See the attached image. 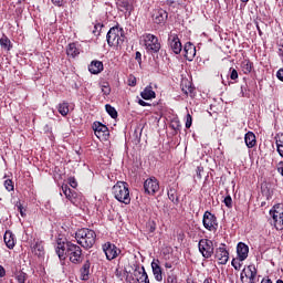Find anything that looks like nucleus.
<instances>
[{
	"mask_svg": "<svg viewBox=\"0 0 283 283\" xmlns=\"http://www.w3.org/2000/svg\"><path fill=\"white\" fill-rule=\"evenodd\" d=\"M55 252L62 264H65L66 258H69L72 264L76 265L83 264V260H85V256H83V249L72 241L57 242Z\"/></svg>",
	"mask_w": 283,
	"mask_h": 283,
	"instance_id": "obj_1",
	"label": "nucleus"
},
{
	"mask_svg": "<svg viewBox=\"0 0 283 283\" xmlns=\"http://www.w3.org/2000/svg\"><path fill=\"white\" fill-rule=\"evenodd\" d=\"M75 240L83 249H92L96 244V232L90 228H81L75 232Z\"/></svg>",
	"mask_w": 283,
	"mask_h": 283,
	"instance_id": "obj_2",
	"label": "nucleus"
},
{
	"mask_svg": "<svg viewBox=\"0 0 283 283\" xmlns=\"http://www.w3.org/2000/svg\"><path fill=\"white\" fill-rule=\"evenodd\" d=\"M113 196L118 202L124 205H129L132 202V197H129V185L125 181H117L113 186Z\"/></svg>",
	"mask_w": 283,
	"mask_h": 283,
	"instance_id": "obj_3",
	"label": "nucleus"
},
{
	"mask_svg": "<svg viewBox=\"0 0 283 283\" xmlns=\"http://www.w3.org/2000/svg\"><path fill=\"white\" fill-rule=\"evenodd\" d=\"M123 28L113 27L109 29V31L106 34L107 44L111 48H118V45H122L125 43V34H124Z\"/></svg>",
	"mask_w": 283,
	"mask_h": 283,
	"instance_id": "obj_4",
	"label": "nucleus"
},
{
	"mask_svg": "<svg viewBox=\"0 0 283 283\" xmlns=\"http://www.w3.org/2000/svg\"><path fill=\"white\" fill-rule=\"evenodd\" d=\"M142 39L148 54H158V52H160V42L158 41V36L151 33H145Z\"/></svg>",
	"mask_w": 283,
	"mask_h": 283,
	"instance_id": "obj_5",
	"label": "nucleus"
},
{
	"mask_svg": "<svg viewBox=\"0 0 283 283\" xmlns=\"http://www.w3.org/2000/svg\"><path fill=\"white\" fill-rule=\"evenodd\" d=\"M270 216L273 220V224L276 229L283 226V203H276L270 210Z\"/></svg>",
	"mask_w": 283,
	"mask_h": 283,
	"instance_id": "obj_6",
	"label": "nucleus"
},
{
	"mask_svg": "<svg viewBox=\"0 0 283 283\" xmlns=\"http://www.w3.org/2000/svg\"><path fill=\"white\" fill-rule=\"evenodd\" d=\"M202 224L207 231H217L218 230V218L216 214L210 211L203 213Z\"/></svg>",
	"mask_w": 283,
	"mask_h": 283,
	"instance_id": "obj_7",
	"label": "nucleus"
},
{
	"mask_svg": "<svg viewBox=\"0 0 283 283\" xmlns=\"http://www.w3.org/2000/svg\"><path fill=\"white\" fill-rule=\"evenodd\" d=\"M102 249L106 255V260L112 262V260H116L118 255L120 254V249L116 247V244L112 242H106L102 245Z\"/></svg>",
	"mask_w": 283,
	"mask_h": 283,
	"instance_id": "obj_8",
	"label": "nucleus"
},
{
	"mask_svg": "<svg viewBox=\"0 0 283 283\" xmlns=\"http://www.w3.org/2000/svg\"><path fill=\"white\" fill-rule=\"evenodd\" d=\"M199 252L203 258L209 259L213 255V241L209 239H201L198 243Z\"/></svg>",
	"mask_w": 283,
	"mask_h": 283,
	"instance_id": "obj_9",
	"label": "nucleus"
},
{
	"mask_svg": "<svg viewBox=\"0 0 283 283\" xmlns=\"http://www.w3.org/2000/svg\"><path fill=\"white\" fill-rule=\"evenodd\" d=\"M116 6L120 12H125L127 17H132V12H134V0H117Z\"/></svg>",
	"mask_w": 283,
	"mask_h": 283,
	"instance_id": "obj_10",
	"label": "nucleus"
},
{
	"mask_svg": "<svg viewBox=\"0 0 283 283\" xmlns=\"http://www.w3.org/2000/svg\"><path fill=\"white\" fill-rule=\"evenodd\" d=\"M144 189L146 193H156L160 190V184L156 177L149 178L144 182Z\"/></svg>",
	"mask_w": 283,
	"mask_h": 283,
	"instance_id": "obj_11",
	"label": "nucleus"
},
{
	"mask_svg": "<svg viewBox=\"0 0 283 283\" xmlns=\"http://www.w3.org/2000/svg\"><path fill=\"white\" fill-rule=\"evenodd\" d=\"M227 245L224 243L221 244V247H219L216 250V259L218 260L219 264H227V262H229V251H227Z\"/></svg>",
	"mask_w": 283,
	"mask_h": 283,
	"instance_id": "obj_12",
	"label": "nucleus"
},
{
	"mask_svg": "<svg viewBox=\"0 0 283 283\" xmlns=\"http://www.w3.org/2000/svg\"><path fill=\"white\" fill-rule=\"evenodd\" d=\"M168 43L174 54H180V52H182V43L180 42L178 34H170L168 38Z\"/></svg>",
	"mask_w": 283,
	"mask_h": 283,
	"instance_id": "obj_13",
	"label": "nucleus"
},
{
	"mask_svg": "<svg viewBox=\"0 0 283 283\" xmlns=\"http://www.w3.org/2000/svg\"><path fill=\"white\" fill-rule=\"evenodd\" d=\"M93 130L95 132V136L97 138H106V136H109V129L107 128V126L99 122H95L93 124Z\"/></svg>",
	"mask_w": 283,
	"mask_h": 283,
	"instance_id": "obj_14",
	"label": "nucleus"
},
{
	"mask_svg": "<svg viewBox=\"0 0 283 283\" xmlns=\"http://www.w3.org/2000/svg\"><path fill=\"white\" fill-rule=\"evenodd\" d=\"M169 19V13L165 9H157L153 13V21L160 25V23H165Z\"/></svg>",
	"mask_w": 283,
	"mask_h": 283,
	"instance_id": "obj_15",
	"label": "nucleus"
},
{
	"mask_svg": "<svg viewBox=\"0 0 283 283\" xmlns=\"http://www.w3.org/2000/svg\"><path fill=\"white\" fill-rule=\"evenodd\" d=\"M237 255L239 258V262H244L249 258V245L244 242H239L237 245Z\"/></svg>",
	"mask_w": 283,
	"mask_h": 283,
	"instance_id": "obj_16",
	"label": "nucleus"
},
{
	"mask_svg": "<svg viewBox=\"0 0 283 283\" xmlns=\"http://www.w3.org/2000/svg\"><path fill=\"white\" fill-rule=\"evenodd\" d=\"M62 191L72 205H76V202H78V195L76 191L72 190L69 185L62 186Z\"/></svg>",
	"mask_w": 283,
	"mask_h": 283,
	"instance_id": "obj_17",
	"label": "nucleus"
},
{
	"mask_svg": "<svg viewBox=\"0 0 283 283\" xmlns=\"http://www.w3.org/2000/svg\"><path fill=\"white\" fill-rule=\"evenodd\" d=\"M184 56L187 61H193L196 57V45L191 42H187L184 46Z\"/></svg>",
	"mask_w": 283,
	"mask_h": 283,
	"instance_id": "obj_18",
	"label": "nucleus"
},
{
	"mask_svg": "<svg viewBox=\"0 0 283 283\" xmlns=\"http://www.w3.org/2000/svg\"><path fill=\"white\" fill-rule=\"evenodd\" d=\"M153 275L157 282H163V268H160V260L151 262Z\"/></svg>",
	"mask_w": 283,
	"mask_h": 283,
	"instance_id": "obj_19",
	"label": "nucleus"
},
{
	"mask_svg": "<svg viewBox=\"0 0 283 283\" xmlns=\"http://www.w3.org/2000/svg\"><path fill=\"white\" fill-rule=\"evenodd\" d=\"M103 70H104L103 62L98 60L92 61L91 64L88 65V72H91V74H101Z\"/></svg>",
	"mask_w": 283,
	"mask_h": 283,
	"instance_id": "obj_20",
	"label": "nucleus"
},
{
	"mask_svg": "<svg viewBox=\"0 0 283 283\" xmlns=\"http://www.w3.org/2000/svg\"><path fill=\"white\" fill-rule=\"evenodd\" d=\"M92 266V263H90V260L85 261L82 268L80 269L81 273V280L84 282H87L90 280V269Z\"/></svg>",
	"mask_w": 283,
	"mask_h": 283,
	"instance_id": "obj_21",
	"label": "nucleus"
},
{
	"mask_svg": "<svg viewBox=\"0 0 283 283\" xmlns=\"http://www.w3.org/2000/svg\"><path fill=\"white\" fill-rule=\"evenodd\" d=\"M66 54L67 56H71L72 59H76L78 54H81V49H78L76 43H70L66 46Z\"/></svg>",
	"mask_w": 283,
	"mask_h": 283,
	"instance_id": "obj_22",
	"label": "nucleus"
},
{
	"mask_svg": "<svg viewBox=\"0 0 283 283\" xmlns=\"http://www.w3.org/2000/svg\"><path fill=\"white\" fill-rule=\"evenodd\" d=\"M167 193L169 200H171L174 205H178V202H180V199L178 198V189L176 186H169Z\"/></svg>",
	"mask_w": 283,
	"mask_h": 283,
	"instance_id": "obj_23",
	"label": "nucleus"
},
{
	"mask_svg": "<svg viewBox=\"0 0 283 283\" xmlns=\"http://www.w3.org/2000/svg\"><path fill=\"white\" fill-rule=\"evenodd\" d=\"M140 96L144 101H151V98H156V92H154L151 86H146L140 93Z\"/></svg>",
	"mask_w": 283,
	"mask_h": 283,
	"instance_id": "obj_24",
	"label": "nucleus"
},
{
	"mask_svg": "<svg viewBox=\"0 0 283 283\" xmlns=\"http://www.w3.org/2000/svg\"><path fill=\"white\" fill-rule=\"evenodd\" d=\"M244 143L248 147V149H253V146L255 145V134L253 132H248L244 136Z\"/></svg>",
	"mask_w": 283,
	"mask_h": 283,
	"instance_id": "obj_25",
	"label": "nucleus"
},
{
	"mask_svg": "<svg viewBox=\"0 0 283 283\" xmlns=\"http://www.w3.org/2000/svg\"><path fill=\"white\" fill-rule=\"evenodd\" d=\"M4 243L8 247V249H14V234H12V232L7 231L4 233Z\"/></svg>",
	"mask_w": 283,
	"mask_h": 283,
	"instance_id": "obj_26",
	"label": "nucleus"
},
{
	"mask_svg": "<svg viewBox=\"0 0 283 283\" xmlns=\"http://www.w3.org/2000/svg\"><path fill=\"white\" fill-rule=\"evenodd\" d=\"M135 271H137V273L140 275L138 279L139 283H149V275H147L145 266H142V269H136Z\"/></svg>",
	"mask_w": 283,
	"mask_h": 283,
	"instance_id": "obj_27",
	"label": "nucleus"
},
{
	"mask_svg": "<svg viewBox=\"0 0 283 283\" xmlns=\"http://www.w3.org/2000/svg\"><path fill=\"white\" fill-rule=\"evenodd\" d=\"M0 45L3 50H7L8 52L12 50V42L7 35H2V38L0 39Z\"/></svg>",
	"mask_w": 283,
	"mask_h": 283,
	"instance_id": "obj_28",
	"label": "nucleus"
},
{
	"mask_svg": "<svg viewBox=\"0 0 283 283\" xmlns=\"http://www.w3.org/2000/svg\"><path fill=\"white\" fill-rule=\"evenodd\" d=\"M242 72L245 74H251L253 72V63L249 60H243L241 63Z\"/></svg>",
	"mask_w": 283,
	"mask_h": 283,
	"instance_id": "obj_29",
	"label": "nucleus"
},
{
	"mask_svg": "<svg viewBox=\"0 0 283 283\" xmlns=\"http://www.w3.org/2000/svg\"><path fill=\"white\" fill-rule=\"evenodd\" d=\"M57 112L61 116H67L70 114V104L67 102L59 104Z\"/></svg>",
	"mask_w": 283,
	"mask_h": 283,
	"instance_id": "obj_30",
	"label": "nucleus"
},
{
	"mask_svg": "<svg viewBox=\"0 0 283 283\" xmlns=\"http://www.w3.org/2000/svg\"><path fill=\"white\" fill-rule=\"evenodd\" d=\"M32 251L39 256L41 258V255H43V242L41 241H36L33 247H32Z\"/></svg>",
	"mask_w": 283,
	"mask_h": 283,
	"instance_id": "obj_31",
	"label": "nucleus"
},
{
	"mask_svg": "<svg viewBox=\"0 0 283 283\" xmlns=\"http://www.w3.org/2000/svg\"><path fill=\"white\" fill-rule=\"evenodd\" d=\"M14 277L18 283H25L28 281V273L23 271H18L14 273Z\"/></svg>",
	"mask_w": 283,
	"mask_h": 283,
	"instance_id": "obj_32",
	"label": "nucleus"
},
{
	"mask_svg": "<svg viewBox=\"0 0 283 283\" xmlns=\"http://www.w3.org/2000/svg\"><path fill=\"white\" fill-rule=\"evenodd\" d=\"M105 109H106L107 114L111 116V118H118V112L116 111V108L114 106L106 104Z\"/></svg>",
	"mask_w": 283,
	"mask_h": 283,
	"instance_id": "obj_33",
	"label": "nucleus"
},
{
	"mask_svg": "<svg viewBox=\"0 0 283 283\" xmlns=\"http://www.w3.org/2000/svg\"><path fill=\"white\" fill-rule=\"evenodd\" d=\"M166 283H178V275L174 271L168 272Z\"/></svg>",
	"mask_w": 283,
	"mask_h": 283,
	"instance_id": "obj_34",
	"label": "nucleus"
},
{
	"mask_svg": "<svg viewBox=\"0 0 283 283\" xmlns=\"http://www.w3.org/2000/svg\"><path fill=\"white\" fill-rule=\"evenodd\" d=\"M101 30H103V23H101V22L95 23L93 34H95V36H99Z\"/></svg>",
	"mask_w": 283,
	"mask_h": 283,
	"instance_id": "obj_35",
	"label": "nucleus"
},
{
	"mask_svg": "<svg viewBox=\"0 0 283 283\" xmlns=\"http://www.w3.org/2000/svg\"><path fill=\"white\" fill-rule=\"evenodd\" d=\"M4 188L7 189V191H14V184L11 179L4 180Z\"/></svg>",
	"mask_w": 283,
	"mask_h": 283,
	"instance_id": "obj_36",
	"label": "nucleus"
},
{
	"mask_svg": "<svg viewBox=\"0 0 283 283\" xmlns=\"http://www.w3.org/2000/svg\"><path fill=\"white\" fill-rule=\"evenodd\" d=\"M223 202L228 209H231L233 207V199L231 198V195H228L224 199Z\"/></svg>",
	"mask_w": 283,
	"mask_h": 283,
	"instance_id": "obj_37",
	"label": "nucleus"
},
{
	"mask_svg": "<svg viewBox=\"0 0 283 283\" xmlns=\"http://www.w3.org/2000/svg\"><path fill=\"white\" fill-rule=\"evenodd\" d=\"M262 193L265 196L266 200H271V198H273V191L269 188H262Z\"/></svg>",
	"mask_w": 283,
	"mask_h": 283,
	"instance_id": "obj_38",
	"label": "nucleus"
},
{
	"mask_svg": "<svg viewBox=\"0 0 283 283\" xmlns=\"http://www.w3.org/2000/svg\"><path fill=\"white\" fill-rule=\"evenodd\" d=\"M146 228H147L149 233H154L156 231V221H149L146 224Z\"/></svg>",
	"mask_w": 283,
	"mask_h": 283,
	"instance_id": "obj_39",
	"label": "nucleus"
},
{
	"mask_svg": "<svg viewBox=\"0 0 283 283\" xmlns=\"http://www.w3.org/2000/svg\"><path fill=\"white\" fill-rule=\"evenodd\" d=\"M115 276L117 280H120V281L125 280V273L123 272V270H120V268H117L115 270Z\"/></svg>",
	"mask_w": 283,
	"mask_h": 283,
	"instance_id": "obj_40",
	"label": "nucleus"
},
{
	"mask_svg": "<svg viewBox=\"0 0 283 283\" xmlns=\"http://www.w3.org/2000/svg\"><path fill=\"white\" fill-rule=\"evenodd\" d=\"M231 265L233 269H235V271H240V269H242V263H240L238 259H233Z\"/></svg>",
	"mask_w": 283,
	"mask_h": 283,
	"instance_id": "obj_41",
	"label": "nucleus"
},
{
	"mask_svg": "<svg viewBox=\"0 0 283 283\" xmlns=\"http://www.w3.org/2000/svg\"><path fill=\"white\" fill-rule=\"evenodd\" d=\"M193 123V119L191 117V114H187L186 116V129H189Z\"/></svg>",
	"mask_w": 283,
	"mask_h": 283,
	"instance_id": "obj_42",
	"label": "nucleus"
},
{
	"mask_svg": "<svg viewBox=\"0 0 283 283\" xmlns=\"http://www.w3.org/2000/svg\"><path fill=\"white\" fill-rule=\"evenodd\" d=\"M15 207H17L18 211L20 212L21 217L25 218V211H23V205H21V201H18L15 203Z\"/></svg>",
	"mask_w": 283,
	"mask_h": 283,
	"instance_id": "obj_43",
	"label": "nucleus"
},
{
	"mask_svg": "<svg viewBox=\"0 0 283 283\" xmlns=\"http://www.w3.org/2000/svg\"><path fill=\"white\" fill-rule=\"evenodd\" d=\"M230 78H231V81H237V78H238V70H235L233 67L230 69Z\"/></svg>",
	"mask_w": 283,
	"mask_h": 283,
	"instance_id": "obj_44",
	"label": "nucleus"
},
{
	"mask_svg": "<svg viewBox=\"0 0 283 283\" xmlns=\"http://www.w3.org/2000/svg\"><path fill=\"white\" fill-rule=\"evenodd\" d=\"M249 275H250V272L247 273V268H244V269L241 271L240 281H241L242 283H244V277H248V279H249Z\"/></svg>",
	"mask_w": 283,
	"mask_h": 283,
	"instance_id": "obj_45",
	"label": "nucleus"
},
{
	"mask_svg": "<svg viewBox=\"0 0 283 283\" xmlns=\"http://www.w3.org/2000/svg\"><path fill=\"white\" fill-rule=\"evenodd\" d=\"M128 85H129L130 87H136V76L130 75V76L128 77Z\"/></svg>",
	"mask_w": 283,
	"mask_h": 283,
	"instance_id": "obj_46",
	"label": "nucleus"
},
{
	"mask_svg": "<svg viewBox=\"0 0 283 283\" xmlns=\"http://www.w3.org/2000/svg\"><path fill=\"white\" fill-rule=\"evenodd\" d=\"M102 92H103V94H105V96H109V94L112 92V88H109L108 85H103L102 86Z\"/></svg>",
	"mask_w": 283,
	"mask_h": 283,
	"instance_id": "obj_47",
	"label": "nucleus"
},
{
	"mask_svg": "<svg viewBox=\"0 0 283 283\" xmlns=\"http://www.w3.org/2000/svg\"><path fill=\"white\" fill-rule=\"evenodd\" d=\"M276 151L283 158V145L276 142Z\"/></svg>",
	"mask_w": 283,
	"mask_h": 283,
	"instance_id": "obj_48",
	"label": "nucleus"
},
{
	"mask_svg": "<svg viewBox=\"0 0 283 283\" xmlns=\"http://www.w3.org/2000/svg\"><path fill=\"white\" fill-rule=\"evenodd\" d=\"M69 184H70V187H72L73 189H76V187H78V184L76 182L75 178H70Z\"/></svg>",
	"mask_w": 283,
	"mask_h": 283,
	"instance_id": "obj_49",
	"label": "nucleus"
},
{
	"mask_svg": "<svg viewBox=\"0 0 283 283\" xmlns=\"http://www.w3.org/2000/svg\"><path fill=\"white\" fill-rule=\"evenodd\" d=\"M135 59H136L137 63H139V65H140V63H143V54L139 51H137L135 53Z\"/></svg>",
	"mask_w": 283,
	"mask_h": 283,
	"instance_id": "obj_50",
	"label": "nucleus"
},
{
	"mask_svg": "<svg viewBox=\"0 0 283 283\" xmlns=\"http://www.w3.org/2000/svg\"><path fill=\"white\" fill-rule=\"evenodd\" d=\"M51 1H52L53 6H57V8H61V6H63V2L65 0H51Z\"/></svg>",
	"mask_w": 283,
	"mask_h": 283,
	"instance_id": "obj_51",
	"label": "nucleus"
},
{
	"mask_svg": "<svg viewBox=\"0 0 283 283\" xmlns=\"http://www.w3.org/2000/svg\"><path fill=\"white\" fill-rule=\"evenodd\" d=\"M276 77L279 78V81H282V82H283V69H280V70L276 72Z\"/></svg>",
	"mask_w": 283,
	"mask_h": 283,
	"instance_id": "obj_52",
	"label": "nucleus"
},
{
	"mask_svg": "<svg viewBox=\"0 0 283 283\" xmlns=\"http://www.w3.org/2000/svg\"><path fill=\"white\" fill-rule=\"evenodd\" d=\"M138 105H140L142 107H148L150 104L145 102V101H143V99H139L138 101Z\"/></svg>",
	"mask_w": 283,
	"mask_h": 283,
	"instance_id": "obj_53",
	"label": "nucleus"
},
{
	"mask_svg": "<svg viewBox=\"0 0 283 283\" xmlns=\"http://www.w3.org/2000/svg\"><path fill=\"white\" fill-rule=\"evenodd\" d=\"M0 277H6V268L3 265H0Z\"/></svg>",
	"mask_w": 283,
	"mask_h": 283,
	"instance_id": "obj_54",
	"label": "nucleus"
},
{
	"mask_svg": "<svg viewBox=\"0 0 283 283\" xmlns=\"http://www.w3.org/2000/svg\"><path fill=\"white\" fill-rule=\"evenodd\" d=\"M134 136H135L136 143H140V133L138 135V130H135Z\"/></svg>",
	"mask_w": 283,
	"mask_h": 283,
	"instance_id": "obj_55",
	"label": "nucleus"
},
{
	"mask_svg": "<svg viewBox=\"0 0 283 283\" xmlns=\"http://www.w3.org/2000/svg\"><path fill=\"white\" fill-rule=\"evenodd\" d=\"M276 143H279V145H283V134H281L280 138L276 139Z\"/></svg>",
	"mask_w": 283,
	"mask_h": 283,
	"instance_id": "obj_56",
	"label": "nucleus"
},
{
	"mask_svg": "<svg viewBox=\"0 0 283 283\" xmlns=\"http://www.w3.org/2000/svg\"><path fill=\"white\" fill-rule=\"evenodd\" d=\"M256 30L260 36H262V29H260V24L256 23Z\"/></svg>",
	"mask_w": 283,
	"mask_h": 283,
	"instance_id": "obj_57",
	"label": "nucleus"
},
{
	"mask_svg": "<svg viewBox=\"0 0 283 283\" xmlns=\"http://www.w3.org/2000/svg\"><path fill=\"white\" fill-rule=\"evenodd\" d=\"M174 265L170 262L165 263V269H171Z\"/></svg>",
	"mask_w": 283,
	"mask_h": 283,
	"instance_id": "obj_58",
	"label": "nucleus"
},
{
	"mask_svg": "<svg viewBox=\"0 0 283 283\" xmlns=\"http://www.w3.org/2000/svg\"><path fill=\"white\" fill-rule=\"evenodd\" d=\"M203 283H213V279L207 277V279H205Z\"/></svg>",
	"mask_w": 283,
	"mask_h": 283,
	"instance_id": "obj_59",
	"label": "nucleus"
},
{
	"mask_svg": "<svg viewBox=\"0 0 283 283\" xmlns=\"http://www.w3.org/2000/svg\"><path fill=\"white\" fill-rule=\"evenodd\" d=\"M242 3H249V0H241Z\"/></svg>",
	"mask_w": 283,
	"mask_h": 283,
	"instance_id": "obj_60",
	"label": "nucleus"
},
{
	"mask_svg": "<svg viewBox=\"0 0 283 283\" xmlns=\"http://www.w3.org/2000/svg\"><path fill=\"white\" fill-rule=\"evenodd\" d=\"M276 283H283L282 279H279V280L276 281Z\"/></svg>",
	"mask_w": 283,
	"mask_h": 283,
	"instance_id": "obj_61",
	"label": "nucleus"
},
{
	"mask_svg": "<svg viewBox=\"0 0 283 283\" xmlns=\"http://www.w3.org/2000/svg\"><path fill=\"white\" fill-rule=\"evenodd\" d=\"M198 177H199V178H202V177L200 176V172L198 174Z\"/></svg>",
	"mask_w": 283,
	"mask_h": 283,
	"instance_id": "obj_62",
	"label": "nucleus"
}]
</instances>
